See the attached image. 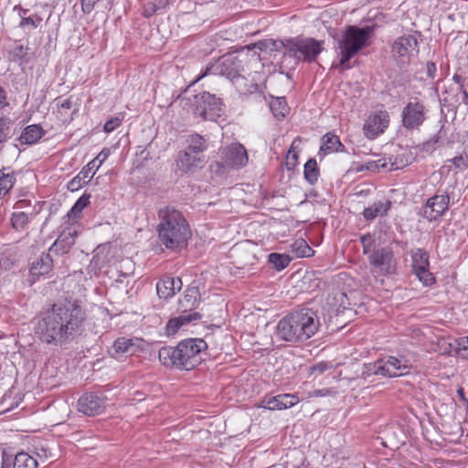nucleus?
I'll return each mask as SVG.
<instances>
[{
    "label": "nucleus",
    "mask_w": 468,
    "mask_h": 468,
    "mask_svg": "<svg viewBox=\"0 0 468 468\" xmlns=\"http://www.w3.org/2000/svg\"><path fill=\"white\" fill-rule=\"evenodd\" d=\"M463 101L467 104L468 103V93L465 90H463Z\"/></svg>",
    "instance_id": "nucleus-59"
},
{
    "label": "nucleus",
    "mask_w": 468,
    "mask_h": 468,
    "mask_svg": "<svg viewBox=\"0 0 468 468\" xmlns=\"http://www.w3.org/2000/svg\"><path fill=\"white\" fill-rule=\"evenodd\" d=\"M360 242H361V245H362V248H363L364 254L369 256V254L371 253L370 252V249H371V246H372V244L374 242L371 235L367 234V235L362 236L361 239H360Z\"/></svg>",
    "instance_id": "nucleus-48"
},
{
    "label": "nucleus",
    "mask_w": 468,
    "mask_h": 468,
    "mask_svg": "<svg viewBox=\"0 0 468 468\" xmlns=\"http://www.w3.org/2000/svg\"><path fill=\"white\" fill-rule=\"evenodd\" d=\"M370 265L381 275H389L396 271V261L391 248L374 250L368 256Z\"/></svg>",
    "instance_id": "nucleus-11"
},
{
    "label": "nucleus",
    "mask_w": 468,
    "mask_h": 468,
    "mask_svg": "<svg viewBox=\"0 0 468 468\" xmlns=\"http://www.w3.org/2000/svg\"><path fill=\"white\" fill-rule=\"evenodd\" d=\"M329 368H331V366L327 362H319L309 368V375H314L316 377Z\"/></svg>",
    "instance_id": "nucleus-46"
},
{
    "label": "nucleus",
    "mask_w": 468,
    "mask_h": 468,
    "mask_svg": "<svg viewBox=\"0 0 468 468\" xmlns=\"http://www.w3.org/2000/svg\"><path fill=\"white\" fill-rule=\"evenodd\" d=\"M142 340L139 338H117L113 343V349L118 355H133L141 349Z\"/></svg>",
    "instance_id": "nucleus-22"
},
{
    "label": "nucleus",
    "mask_w": 468,
    "mask_h": 468,
    "mask_svg": "<svg viewBox=\"0 0 468 468\" xmlns=\"http://www.w3.org/2000/svg\"><path fill=\"white\" fill-rule=\"evenodd\" d=\"M292 313L302 342L308 340L317 333L320 321L316 312L309 308H303Z\"/></svg>",
    "instance_id": "nucleus-9"
},
{
    "label": "nucleus",
    "mask_w": 468,
    "mask_h": 468,
    "mask_svg": "<svg viewBox=\"0 0 468 468\" xmlns=\"http://www.w3.org/2000/svg\"><path fill=\"white\" fill-rule=\"evenodd\" d=\"M157 10L156 5L154 3H148L144 6L143 14L145 17L152 16Z\"/></svg>",
    "instance_id": "nucleus-53"
},
{
    "label": "nucleus",
    "mask_w": 468,
    "mask_h": 468,
    "mask_svg": "<svg viewBox=\"0 0 468 468\" xmlns=\"http://www.w3.org/2000/svg\"><path fill=\"white\" fill-rule=\"evenodd\" d=\"M13 465V460L11 458L3 457L2 468H10Z\"/></svg>",
    "instance_id": "nucleus-56"
},
{
    "label": "nucleus",
    "mask_w": 468,
    "mask_h": 468,
    "mask_svg": "<svg viewBox=\"0 0 468 468\" xmlns=\"http://www.w3.org/2000/svg\"><path fill=\"white\" fill-rule=\"evenodd\" d=\"M391 207V202L388 199L378 200L366 207L363 216L367 220H373L377 217H384Z\"/></svg>",
    "instance_id": "nucleus-25"
},
{
    "label": "nucleus",
    "mask_w": 468,
    "mask_h": 468,
    "mask_svg": "<svg viewBox=\"0 0 468 468\" xmlns=\"http://www.w3.org/2000/svg\"><path fill=\"white\" fill-rule=\"evenodd\" d=\"M221 158L223 164L234 169L243 167L248 163V154L244 146L239 143H233L222 149Z\"/></svg>",
    "instance_id": "nucleus-14"
},
{
    "label": "nucleus",
    "mask_w": 468,
    "mask_h": 468,
    "mask_svg": "<svg viewBox=\"0 0 468 468\" xmlns=\"http://www.w3.org/2000/svg\"><path fill=\"white\" fill-rule=\"evenodd\" d=\"M297 329L293 314L292 313H290L278 322L276 326V335L278 338L286 342L302 343L301 336Z\"/></svg>",
    "instance_id": "nucleus-17"
},
{
    "label": "nucleus",
    "mask_w": 468,
    "mask_h": 468,
    "mask_svg": "<svg viewBox=\"0 0 468 468\" xmlns=\"http://www.w3.org/2000/svg\"><path fill=\"white\" fill-rule=\"evenodd\" d=\"M29 222V217L23 211L14 212L11 218V223L16 230H23Z\"/></svg>",
    "instance_id": "nucleus-40"
},
{
    "label": "nucleus",
    "mask_w": 468,
    "mask_h": 468,
    "mask_svg": "<svg viewBox=\"0 0 468 468\" xmlns=\"http://www.w3.org/2000/svg\"><path fill=\"white\" fill-rule=\"evenodd\" d=\"M182 102H184V107H188L195 117L203 120L215 121L223 112L221 100L206 91L182 100Z\"/></svg>",
    "instance_id": "nucleus-6"
},
{
    "label": "nucleus",
    "mask_w": 468,
    "mask_h": 468,
    "mask_svg": "<svg viewBox=\"0 0 468 468\" xmlns=\"http://www.w3.org/2000/svg\"><path fill=\"white\" fill-rule=\"evenodd\" d=\"M419 53V42L415 35H404L398 37L392 46V54L397 64L404 67Z\"/></svg>",
    "instance_id": "nucleus-8"
},
{
    "label": "nucleus",
    "mask_w": 468,
    "mask_h": 468,
    "mask_svg": "<svg viewBox=\"0 0 468 468\" xmlns=\"http://www.w3.org/2000/svg\"><path fill=\"white\" fill-rule=\"evenodd\" d=\"M236 58L231 57L223 58L220 73L233 80L239 76V66H236Z\"/></svg>",
    "instance_id": "nucleus-31"
},
{
    "label": "nucleus",
    "mask_w": 468,
    "mask_h": 468,
    "mask_svg": "<svg viewBox=\"0 0 468 468\" xmlns=\"http://www.w3.org/2000/svg\"><path fill=\"white\" fill-rule=\"evenodd\" d=\"M286 55L297 60L314 62L323 51V42L314 38H290L283 44Z\"/></svg>",
    "instance_id": "nucleus-7"
},
{
    "label": "nucleus",
    "mask_w": 468,
    "mask_h": 468,
    "mask_svg": "<svg viewBox=\"0 0 468 468\" xmlns=\"http://www.w3.org/2000/svg\"><path fill=\"white\" fill-rule=\"evenodd\" d=\"M15 177L11 173L0 171V197L7 194L13 187Z\"/></svg>",
    "instance_id": "nucleus-38"
},
{
    "label": "nucleus",
    "mask_w": 468,
    "mask_h": 468,
    "mask_svg": "<svg viewBox=\"0 0 468 468\" xmlns=\"http://www.w3.org/2000/svg\"><path fill=\"white\" fill-rule=\"evenodd\" d=\"M112 256L110 244H101L93 250L91 264L94 266V268L101 270L110 262Z\"/></svg>",
    "instance_id": "nucleus-27"
},
{
    "label": "nucleus",
    "mask_w": 468,
    "mask_h": 468,
    "mask_svg": "<svg viewBox=\"0 0 468 468\" xmlns=\"http://www.w3.org/2000/svg\"><path fill=\"white\" fill-rule=\"evenodd\" d=\"M186 150L197 154L205 152L207 148L206 139L198 133L190 134L186 140Z\"/></svg>",
    "instance_id": "nucleus-30"
},
{
    "label": "nucleus",
    "mask_w": 468,
    "mask_h": 468,
    "mask_svg": "<svg viewBox=\"0 0 468 468\" xmlns=\"http://www.w3.org/2000/svg\"><path fill=\"white\" fill-rule=\"evenodd\" d=\"M451 162L458 168H466L468 167V156H456L451 160Z\"/></svg>",
    "instance_id": "nucleus-51"
},
{
    "label": "nucleus",
    "mask_w": 468,
    "mask_h": 468,
    "mask_svg": "<svg viewBox=\"0 0 468 468\" xmlns=\"http://www.w3.org/2000/svg\"><path fill=\"white\" fill-rule=\"evenodd\" d=\"M13 265L12 260L3 252H0V271L9 270Z\"/></svg>",
    "instance_id": "nucleus-50"
},
{
    "label": "nucleus",
    "mask_w": 468,
    "mask_h": 468,
    "mask_svg": "<svg viewBox=\"0 0 468 468\" xmlns=\"http://www.w3.org/2000/svg\"><path fill=\"white\" fill-rule=\"evenodd\" d=\"M110 155V149L104 148L102 149L98 155L92 160L95 162V170H98L100 166L106 161V159Z\"/></svg>",
    "instance_id": "nucleus-47"
},
{
    "label": "nucleus",
    "mask_w": 468,
    "mask_h": 468,
    "mask_svg": "<svg viewBox=\"0 0 468 468\" xmlns=\"http://www.w3.org/2000/svg\"><path fill=\"white\" fill-rule=\"evenodd\" d=\"M366 170L376 172L380 168L395 170L398 169L399 166L395 163H391L390 159L388 161L386 158H380L374 161H368L365 164Z\"/></svg>",
    "instance_id": "nucleus-37"
},
{
    "label": "nucleus",
    "mask_w": 468,
    "mask_h": 468,
    "mask_svg": "<svg viewBox=\"0 0 468 468\" xmlns=\"http://www.w3.org/2000/svg\"><path fill=\"white\" fill-rule=\"evenodd\" d=\"M456 355L461 356L462 351H468V336L459 337L450 344Z\"/></svg>",
    "instance_id": "nucleus-43"
},
{
    "label": "nucleus",
    "mask_w": 468,
    "mask_h": 468,
    "mask_svg": "<svg viewBox=\"0 0 468 468\" xmlns=\"http://www.w3.org/2000/svg\"><path fill=\"white\" fill-rule=\"evenodd\" d=\"M201 338H188L176 346H164L158 352L160 362L170 367L190 370L202 361L201 353L207 348Z\"/></svg>",
    "instance_id": "nucleus-3"
},
{
    "label": "nucleus",
    "mask_w": 468,
    "mask_h": 468,
    "mask_svg": "<svg viewBox=\"0 0 468 468\" xmlns=\"http://www.w3.org/2000/svg\"><path fill=\"white\" fill-rule=\"evenodd\" d=\"M282 410L289 409L298 402V398L292 394H280Z\"/></svg>",
    "instance_id": "nucleus-45"
},
{
    "label": "nucleus",
    "mask_w": 468,
    "mask_h": 468,
    "mask_svg": "<svg viewBox=\"0 0 468 468\" xmlns=\"http://www.w3.org/2000/svg\"><path fill=\"white\" fill-rule=\"evenodd\" d=\"M121 124V119L118 117L112 118L108 120L104 124V132L111 133L115 130Z\"/></svg>",
    "instance_id": "nucleus-49"
},
{
    "label": "nucleus",
    "mask_w": 468,
    "mask_h": 468,
    "mask_svg": "<svg viewBox=\"0 0 468 468\" xmlns=\"http://www.w3.org/2000/svg\"><path fill=\"white\" fill-rule=\"evenodd\" d=\"M53 260L49 253H42L39 258L33 261L30 268V274L38 277L48 273L52 269Z\"/></svg>",
    "instance_id": "nucleus-26"
},
{
    "label": "nucleus",
    "mask_w": 468,
    "mask_h": 468,
    "mask_svg": "<svg viewBox=\"0 0 468 468\" xmlns=\"http://www.w3.org/2000/svg\"><path fill=\"white\" fill-rule=\"evenodd\" d=\"M7 105V96L5 90L0 85V109Z\"/></svg>",
    "instance_id": "nucleus-54"
},
{
    "label": "nucleus",
    "mask_w": 468,
    "mask_h": 468,
    "mask_svg": "<svg viewBox=\"0 0 468 468\" xmlns=\"http://www.w3.org/2000/svg\"><path fill=\"white\" fill-rule=\"evenodd\" d=\"M436 65L433 62L427 63V74L431 79H434L436 74Z\"/></svg>",
    "instance_id": "nucleus-55"
},
{
    "label": "nucleus",
    "mask_w": 468,
    "mask_h": 468,
    "mask_svg": "<svg viewBox=\"0 0 468 468\" xmlns=\"http://www.w3.org/2000/svg\"><path fill=\"white\" fill-rule=\"evenodd\" d=\"M85 321L86 312L80 301L65 298L38 318L35 334L43 343L61 346L81 334Z\"/></svg>",
    "instance_id": "nucleus-1"
},
{
    "label": "nucleus",
    "mask_w": 468,
    "mask_h": 468,
    "mask_svg": "<svg viewBox=\"0 0 468 468\" xmlns=\"http://www.w3.org/2000/svg\"><path fill=\"white\" fill-rule=\"evenodd\" d=\"M95 162H89L81 171L73 177L68 184V188L70 191H76L82 187L85 184L89 183L90 180L94 176L97 170H95Z\"/></svg>",
    "instance_id": "nucleus-21"
},
{
    "label": "nucleus",
    "mask_w": 468,
    "mask_h": 468,
    "mask_svg": "<svg viewBox=\"0 0 468 468\" xmlns=\"http://www.w3.org/2000/svg\"><path fill=\"white\" fill-rule=\"evenodd\" d=\"M160 223L157 227L160 242L170 250H177L186 245L191 236L189 225L183 214L167 206L158 212Z\"/></svg>",
    "instance_id": "nucleus-2"
},
{
    "label": "nucleus",
    "mask_w": 468,
    "mask_h": 468,
    "mask_svg": "<svg viewBox=\"0 0 468 468\" xmlns=\"http://www.w3.org/2000/svg\"><path fill=\"white\" fill-rule=\"evenodd\" d=\"M280 402H281L280 395L270 397V398H264L261 400L260 407L270 410H282V403H280Z\"/></svg>",
    "instance_id": "nucleus-41"
},
{
    "label": "nucleus",
    "mask_w": 468,
    "mask_h": 468,
    "mask_svg": "<svg viewBox=\"0 0 468 468\" xmlns=\"http://www.w3.org/2000/svg\"><path fill=\"white\" fill-rule=\"evenodd\" d=\"M450 197L447 194L435 195L429 198L423 207L422 215L430 221L441 217L449 208Z\"/></svg>",
    "instance_id": "nucleus-16"
},
{
    "label": "nucleus",
    "mask_w": 468,
    "mask_h": 468,
    "mask_svg": "<svg viewBox=\"0 0 468 468\" xmlns=\"http://www.w3.org/2000/svg\"><path fill=\"white\" fill-rule=\"evenodd\" d=\"M356 170V172H361V171H363V170H366L365 165H361V166L357 167Z\"/></svg>",
    "instance_id": "nucleus-61"
},
{
    "label": "nucleus",
    "mask_w": 468,
    "mask_h": 468,
    "mask_svg": "<svg viewBox=\"0 0 468 468\" xmlns=\"http://www.w3.org/2000/svg\"><path fill=\"white\" fill-rule=\"evenodd\" d=\"M105 408V397L95 392L85 393L78 400L79 411L87 416L101 414Z\"/></svg>",
    "instance_id": "nucleus-15"
},
{
    "label": "nucleus",
    "mask_w": 468,
    "mask_h": 468,
    "mask_svg": "<svg viewBox=\"0 0 468 468\" xmlns=\"http://www.w3.org/2000/svg\"><path fill=\"white\" fill-rule=\"evenodd\" d=\"M270 109L277 119L285 117L288 106L284 97L272 98L270 101Z\"/></svg>",
    "instance_id": "nucleus-34"
},
{
    "label": "nucleus",
    "mask_w": 468,
    "mask_h": 468,
    "mask_svg": "<svg viewBox=\"0 0 468 468\" xmlns=\"http://www.w3.org/2000/svg\"><path fill=\"white\" fill-rule=\"evenodd\" d=\"M304 179L310 184L314 185L319 177V169L316 160L314 158L309 159L303 167Z\"/></svg>",
    "instance_id": "nucleus-35"
},
{
    "label": "nucleus",
    "mask_w": 468,
    "mask_h": 468,
    "mask_svg": "<svg viewBox=\"0 0 468 468\" xmlns=\"http://www.w3.org/2000/svg\"><path fill=\"white\" fill-rule=\"evenodd\" d=\"M268 258L269 262L271 263L278 271L286 268L291 261V258L285 254L271 253Z\"/></svg>",
    "instance_id": "nucleus-39"
},
{
    "label": "nucleus",
    "mask_w": 468,
    "mask_h": 468,
    "mask_svg": "<svg viewBox=\"0 0 468 468\" xmlns=\"http://www.w3.org/2000/svg\"><path fill=\"white\" fill-rule=\"evenodd\" d=\"M291 250L297 258L311 257L314 253V250L303 239L294 240L291 245Z\"/></svg>",
    "instance_id": "nucleus-32"
},
{
    "label": "nucleus",
    "mask_w": 468,
    "mask_h": 468,
    "mask_svg": "<svg viewBox=\"0 0 468 468\" xmlns=\"http://www.w3.org/2000/svg\"><path fill=\"white\" fill-rule=\"evenodd\" d=\"M99 0H81V7L84 13H90Z\"/></svg>",
    "instance_id": "nucleus-52"
},
{
    "label": "nucleus",
    "mask_w": 468,
    "mask_h": 468,
    "mask_svg": "<svg viewBox=\"0 0 468 468\" xmlns=\"http://www.w3.org/2000/svg\"><path fill=\"white\" fill-rule=\"evenodd\" d=\"M90 194H83L73 205L69 212L67 214L69 220H75L81 211L90 204Z\"/></svg>",
    "instance_id": "nucleus-36"
},
{
    "label": "nucleus",
    "mask_w": 468,
    "mask_h": 468,
    "mask_svg": "<svg viewBox=\"0 0 468 468\" xmlns=\"http://www.w3.org/2000/svg\"><path fill=\"white\" fill-rule=\"evenodd\" d=\"M203 163V159L197 154L188 150L179 152L176 160L179 171L187 173L197 168Z\"/></svg>",
    "instance_id": "nucleus-20"
},
{
    "label": "nucleus",
    "mask_w": 468,
    "mask_h": 468,
    "mask_svg": "<svg viewBox=\"0 0 468 468\" xmlns=\"http://www.w3.org/2000/svg\"><path fill=\"white\" fill-rule=\"evenodd\" d=\"M457 394H458L459 398H460L463 401L466 402V400H468V399L465 398V396H464V391H463V388H460L457 390Z\"/></svg>",
    "instance_id": "nucleus-57"
},
{
    "label": "nucleus",
    "mask_w": 468,
    "mask_h": 468,
    "mask_svg": "<svg viewBox=\"0 0 468 468\" xmlns=\"http://www.w3.org/2000/svg\"><path fill=\"white\" fill-rule=\"evenodd\" d=\"M182 281L176 277H164L156 284V292L160 298L167 299L173 297L176 292L182 289Z\"/></svg>",
    "instance_id": "nucleus-19"
},
{
    "label": "nucleus",
    "mask_w": 468,
    "mask_h": 468,
    "mask_svg": "<svg viewBox=\"0 0 468 468\" xmlns=\"http://www.w3.org/2000/svg\"><path fill=\"white\" fill-rule=\"evenodd\" d=\"M344 151L345 146L337 135L332 133H327L322 137L319 155L323 154L324 156L328 154Z\"/></svg>",
    "instance_id": "nucleus-24"
},
{
    "label": "nucleus",
    "mask_w": 468,
    "mask_h": 468,
    "mask_svg": "<svg viewBox=\"0 0 468 468\" xmlns=\"http://www.w3.org/2000/svg\"><path fill=\"white\" fill-rule=\"evenodd\" d=\"M426 118V107L418 99L410 101L401 112V123L407 130H419Z\"/></svg>",
    "instance_id": "nucleus-10"
},
{
    "label": "nucleus",
    "mask_w": 468,
    "mask_h": 468,
    "mask_svg": "<svg viewBox=\"0 0 468 468\" xmlns=\"http://www.w3.org/2000/svg\"><path fill=\"white\" fill-rule=\"evenodd\" d=\"M371 34L372 28L370 27L348 26L346 28L335 47L339 56L338 67L341 68L342 71L352 68L350 59L367 46Z\"/></svg>",
    "instance_id": "nucleus-4"
},
{
    "label": "nucleus",
    "mask_w": 468,
    "mask_h": 468,
    "mask_svg": "<svg viewBox=\"0 0 468 468\" xmlns=\"http://www.w3.org/2000/svg\"><path fill=\"white\" fill-rule=\"evenodd\" d=\"M37 462L27 452H18L13 460V468H37Z\"/></svg>",
    "instance_id": "nucleus-33"
},
{
    "label": "nucleus",
    "mask_w": 468,
    "mask_h": 468,
    "mask_svg": "<svg viewBox=\"0 0 468 468\" xmlns=\"http://www.w3.org/2000/svg\"><path fill=\"white\" fill-rule=\"evenodd\" d=\"M56 104L58 107V113L60 114L61 116L67 115L68 111L72 108V101H71L70 98L63 99V100L60 98H58L56 100Z\"/></svg>",
    "instance_id": "nucleus-44"
},
{
    "label": "nucleus",
    "mask_w": 468,
    "mask_h": 468,
    "mask_svg": "<svg viewBox=\"0 0 468 468\" xmlns=\"http://www.w3.org/2000/svg\"><path fill=\"white\" fill-rule=\"evenodd\" d=\"M369 191H370L369 189H361L356 193V196H357V197L366 196L369 193Z\"/></svg>",
    "instance_id": "nucleus-58"
},
{
    "label": "nucleus",
    "mask_w": 468,
    "mask_h": 468,
    "mask_svg": "<svg viewBox=\"0 0 468 468\" xmlns=\"http://www.w3.org/2000/svg\"><path fill=\"white\" fill-rule=\"evenodd\" d=\"M43 133L39 125H28L24 129L18 140L22 144H33L42 137Z\"/></svg>",
    "instance_id": "nucleus-29"
},
{
    "label": "nucleus",
    "mask_w": 468,
    "mask_h": 468,
    "mask_svg": "<svg viewBox=\"0 0 468 468\" xmlns=\"http://www.w3.org/2000/svg\"><path fill=\"white\" fill-rule=\"evenodd\" d=\"M208 70H209V69H207V70H206L203 74H201L200 76H198V77L195 80V81H194V82H197V81H198L201 78L205 77V76L207 74V71H208Z\"/></svg>",
    "instance_id": "nucleus-60"
},
{
    "label": "nucleus",
    "mask_w": 468,
    "mask_h": 468,
    "mask_svg": "<svg viewBox=\"0 0 468 468\" xmlns=\"http://www.w3.org/2000/svg\"><path fill=\"white\" fill-rule=\"evenodd\" d=\"M437 142H438V139L435 138L434 140H432L431 145H434Z\"/></svg>",
    "instance_id": "nucleus-64"
},
{
    "label": "nucleus",
    "mask_w": 468,
    "mask_h": 468,
    "mask_svg": "<svg viewBox=\"0 0 468 468\" xmlns=\"http://www.w3.org/2000/svg\"><path fill=\"white\" fill-rule=\"evenodd\" d=\"M453 80H454L457 83H459V82H460V80H461V77H460V76H458V75H454V76H453Z\"/></svg>",
    "instance_id": "nucleus-62"
},
{
    "label": "nucleus",
    "mask_w": 468,
    "mask_h": 468,
    "mask_svg": "<svg viewBox=\"0 0 468 468\" xmlns=\"http://www.w3.org/2000/svg\"><path fill=\"white\" fill-rule=\"evenodd\" d=\"M42 22V18L38 16L37 15L28 16V17H22L19 27L24 29L32 30L37 28L40 23Z\"/></svg>",
    "instance_id": "nucleus-42"
},
{
    "label": "nucleus",
    "mask_w": 468,
    "mask_h": 468,
    "mask_svg": "<svg viewBox=\"0 0 468 468\" xmlns=\"http://www.w3.org/2000/svg\"><path fill=\"white\" fill-rule=\"evenodd\" d=\"M389 123V114L386 111H379L370 114L363 125L364 135L374 140L382 134Z\"/></svg>",
    "instance_id": "nucleus-13"
},
{
    "label": "nucleus",
    "mask_w": 468,
    "mask_h": 468,
    "mask_svg": "<svg viewBox=\"0 0 468 468\" xmlns=\"http://www.w3.org/2000/svg\"><path fill=\"white\" fill-rule=\"evenodd\" d=\"M411 367L409 360L404 357L386 356L378 359L373 363L365 364L361 373L364 379L373 376L380 375L382 377L396 378L406 375Z\"/></svg>",
    "instance_id": "nucleus-5"
},
{
    "label": "nucleus",
    "mask_w": 468,
    "mask_h": 468,
    "mask_svg": "<svg viewBox=\"0 0 468 468\" xmlns=\"http://www.w3.org/2000/svg\"><path fill=\"white\" fill-rule=\"evenodd\" d=\"M27 13V9H21V13H20V16H21V18L22 17H25L24 16Z\"/></svg>",
    "instance_id": "nucleus-63"
},
{
    "label": "nucleus",
    "mask_w": 468,
    "mask_h": 468,
    "mask_svg": "<svg viewBox=\"0 0 468 468\" xmlns=\"http://www.w3.org/2000/svg\"><path fill=\"white\" fill-rule=\"evenodd\" d=\"M199 292L197 287H190L185 291L184 297L179 301L183 312L194 313V308L197 307L198 302Z\"/></svg>",
    "instance_id": "nucleus-28"
},
{
    "label": "nucleus",
    "mask_w": 468,
    "mask_h": 468,
    "mask_svg": "<svg viewBox=\"0 0 468 468\" xmlns=\"http://www.w3.org/2000/svg\"><path fill=\"white\" fill-rule=\"evenodd\" d=\"M76 236L77 230L74 228H66L49 248V252L57 255L68 253L75 243Z\"/></svg>",
    "instance_id": "nucleus-18"
},
{
    "label": "nucleus",
    "mask_w": 468,
    "mask_h": 468,
    "mask_svg": "<svg viewBox=\"0 0 468 468\" xmlns=\"http://www.w3.org/2000/svg\"><path fill=\"white\" fill-rule=\"evenodd\" d=\"M202 318V314L198 312L187 313L182 312V314L176 318L170 319L166 324L167 334L173 335L176 334V331L185 324H188L194 321L200 320Z\"/></svg>",
    "instance_id": "nucleus-23"
},
{
    "label": "nucleus",
    "mask_w": 468,
    "mask_h": 468,
    "mask_svg": "<svg viewBox=\"0 0 468 468\" xmlns=\"http://www.w3.org/2000/svg\"><path fill=\"white\" fill-rule=\"evenodd\" d=\"M412 271L418 277L419 281L425 286H430L435 282V277L430 271L429 254L422 249H417L411 254Z\"/></svg>",
    "instance_id": "nucleus-12"
}]
</instances>
